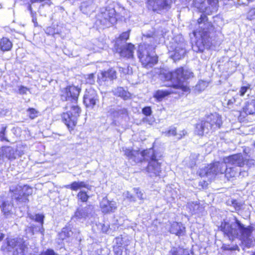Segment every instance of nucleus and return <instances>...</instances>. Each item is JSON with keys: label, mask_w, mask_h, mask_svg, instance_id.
Returning a JSON list of instances; mask_svg holds the SVG:
<instances>
[{"label": "nucleus", "mask_w": 255, "mask_h": 255, "mask_svg": "<svg viewBox=\"0 0 255 255\" xmlns=\"http://www.w3.org/2000/svg\"><path fill=\"white\" fill-rule=\"evenodd\" d=\"M3 156L12 160L16 159L17 155V150L10 146L4 147L2 150Z\"/></svg>", "instance_id": "393cba45"}, {"label": "nucleus", "mask_w": 255, "mask_h": 255, "mask_svg": "<svg viewBox=\"0 0 255 255\" xmlns=\"http://www.w3.org/2000/svg\"><path fill=\"white\" fill-rule=\"evenodd\" d=\"M174 52V54L171 56L174 60H177L184 56L186 51L184 47H183L182 46H179L176 47Z\"/></svg>", "instance_id": "473e14b6"}, {"label": "nucleus", "mask_w": 255, "mask_h": 255, "mask_svg": "<svg viewBox=\"0 0 255 255\" xmlns=\"http://www.w3.org/2000/svg\"><path fill=\"white\" fill-rule=\"evenodd\" d=\"M232 204L236 210L240 209L242 206V204L236 200L232 201Z\"/></svg>", "instance_id": "4d7b16f0"}, {"label": "nucleus", "mask_w": 255, "mask_h": 255, "mask_svg": "<svg viewBox=\"0 0 255 255\" xmlns=\"http://www.w3.org/2000/svg\"><path fill=\"white\" fill-rule=\"evenodd\" d=\"M207 127L205 121H203L196 124L195 132L199 135H202L204 133H207L210 131Z\"/></svg>", "instance_id": "7c9ffc66"}, {"label": "nucleus", "mask_w": 255, "mask_h": 255, "mask_svg": "<svg viewBox=\"0 0 255 255\" xmlns=\"http://www.w3.org/2000/svg\"><path fill=\"white\" fill-rule=\"evenodd\" d=\"M77 197L82 202H86L89 198L87 193L82 191L78 193Z\"/></svg>", "instance_id": "a18cd8bd"}, {"label": "nucleus", "mask_w": 255, "mask_h": 255, "mask_svg": "<svg viewBox=\"0 0 255 255\" xmlns=\"http://www.w3.org/2000/svg\"><path fill=\"white\" fill-rule=\"evenodd\" d=\"M187 207L191 214H194L199 213L200 206L197 203L191 202L188 203Z\"/></svg>", "instance_id": "f704fd0d"}, {"label": "nucleus", "mask_w": 255, "mask_h": 255, "mask_svg": "<svg viewBox=\"0 0 255 255\" xmlns=\"http://www.w3.org/2000/svg\"><path fill=\"white\" fill-rule=\"evenodd\" d=\"M185 228L181 223L173 222L170 229V232L177 236H180L184 235Z\"/></svg>", "instance_id": "4be33fe9"}, {"label": "nucleus", "mask_w": 255, "mask_h": 255, "mask_svg": "<svg viewBox=\"0 0 255 255\" xmlns=\"http://www.w3.org/2000/svg\"><path fill=\"white\" fill-rule=\"evenodd\" d=\"M6 128V127L2 126L0 128V140L1 141H8L7 138L5 136V132Z\"/></svg>", "instance_id": "49530a36"}, {"label": "nucleus", "mask_w": 255, "mask_h": 255, "mask_svg": "<svg viewBox=\"0 0 255 255\" xmlns=\"http://www.w3.org/2000/svg\"><path fill=\"white\" fill-rule=\"evenodd\" d=\"M219 0H195L194 5L203 13L197 22L199 27L194 32L196 41L192 44V49L196 52H203L216 44L213 37V27L208 21L206 14L211 15L217 11Z\"/></svg>", "instance_id": "f257e3e1"}, {"label": "nucleus", "mask_w": 255, "mask_h": 255, "mask_svg": "<svg viewBox=\"0 0 255 255\" xmlns=\"http://www.w3.org/2000/svg\"><path fill=\"white\" fill-rule=\"evenodd\" d=\"M45 33L49 35H52L55 37V35L59 34L58 29L52 26L47 27L45 30Z\"/></svg>", "instance_id": "58836bf2"}, {"label": "nucleus", "mask_w": 255, "mask_h": 255, "mask_svg": "<svg viewBox=\"0 0 255 255\" xmlns=\"http://www.w3.org/2000/svg\"><path fill=\"white\" fill-rule=\"evenodd\" d=\"M125 197L128 199L129 201H135V198L134 197L130 194L128 191L126 192L125 193Z\"/></svg>", "instance_id": "052dcab7"}, {"label": "nucleus", "mask_w": 255, "mask_h": 255, "mask_svg": "<svg viewBox=\"0 0 255 255\" xmlns=\"http://www.w3.org/2000/svg\"><path fill=\"white\" fill-rule=\"evenodd\" d=\"M25 247L23 239L16 238L8 239L6 245H2L1 250L8 253L11 252V255H17L19 253H23Z\"/></svg>", "instance_id": "0eeeda50"}, {"label": "nucleus", "mask_w": 255, "mask_h": 255, "mask_svg": "<svg viewBox=\"0 0 255 255\" xmlns=\"http://www.w3.org/2000/svg\"><path fill=\"white\" fill-rule=\"evenodd\" d=\"M137 55L141 64L146 68H151L158 61L157 57L152 50L148 49L146 46H139Z\"/></svg>", "instance_id": "39448f33"}, {"label": "nucleus", "mask_w": 255, "mask_h": 255, "mask_svg": "<svg viewBox=\"0 0 255 255\" xmlns=\"http://www.w3.org/2000/svg\"><path fill=\"white\" fill-rule=\"evenodd\" d=\"M41 255H57L53 250L48 249L42 253Z\"/></svg>", "instance_id": "bf43d9fd"}, {"label": "nucleus", "mask_w": 255, "mask_h": 255, "mask_svg": "<svg viewBox=\"0 0 255 255\" xmlns=\"http://www.w3.org/2000/svg\"><path fill=\"white\" fill-rule=\"evenodd\" d=\"M109 227V225L108 224H107V225L105 224H103L102 228V230L103 232L107 233Z\"/></svg>", "instance_id": "338daca9"}, {"label": "nucleus", "mask_w": 255, "mask_h": 255, "mask_svg": "<svg viewBox=\"0 0 255 255\" xmlns=\"http://www.w3.org/2000/svg\"><path fill=\"white\" fill-rule=\"evenodd\" d=\"M142 161H148L146 171L151 177L160 176L161 172L160 163L158 162L157 156L152 148L145 150L141 152Z\"/></svg>", "instance_id": "20e7f679"}, {"label": "nucleus", "mask_w": 255, "mask_h": 255, "mask_svg": "<svg viewBox=\"0 0 255 255\" xmlns=\"http://www.w3.org/2000/svg\"><path fill=\"white\" fill-rule=\"evenodd\" d=\"M32 21L34 23V25L35 27H36L38 26V23L37 21V18L33 17V18H32Z\"/></svg>", "instance_id": "774afa93"}, {"label": "nucleus", "mask_w": 255, "mask_h": 255, "mask_svg": "<svg viewBox=\"0 0 255 255\" xmlns=\"http://www.w3.org/2000/svg\"><path fill=\"white\" fill-rule=\"evenodd\" d=\"M193 74V73L189 70L180 67L172 72L161 73L159 76L162 80L170 82V83L166 85L168 87H172L175 89H181L184 92H188L189 89L187 86L186 80L192 77Z\"/></svg>", "instance_id": "f03ea898"}, {"label": "nucleus", "mask_w": 255, "mask_h": 255, "mask_svg": "<svg viewBox=\"0 0 255 255\" xmlns=\"http://www.w3.org/2000/svg\"><path fill=\"white\" fill-rule=\"evenodd\" d=\"M81 112L80 108L74 104L70 106V110L63 113L62 120L70 130H73L77 124Z\"/></svg>", "instance_id": "423d86ee"}, {"label": "nucleus", "mask_w": 255, "mask_h": 255, "mask_svg": "<svg viewBox=\"0 0 255 255\" xmlns=\"http://www.w3.org/2000/svg\"><path fill=\"white\" fill-rule=\"evenodd\" d=\"M236 102V99L234 97L228 100L227 105L228 106H232Z\"/></svg>", "instance_id": "0e129e2a"}, {"label": "nucleus", "mask_w": 255, "mask_h": 255, "mask_svg": "<svg viewBox=\"0 0 255 255\" xmlns=\"http://www.w3.org/2000/svg\"><path fill=\"white\" fill-rule=\"evenodd\" d=\"M65 188L67 189H70L72 190L76 191L79 188V182L74 181L70 184L66 185Z\"/></svg>", "instance_id": "c03bdc74"}, {"label": "nucleus", "mask_w": 255, "mask_h": 255, "mask_svg": "<svg viewBox=\"0 0 255 255\" xmlns=\"http://www.w3.org/2000/svg\"><path fill=\"white\" fill-rule=\"evenodd\" d=\"M119 72L121 73L128 75H130L132 73V68L129 66H128L126 67H119Z\"/></svg>", "instance_id": "ea45409f"}, {"label": "nucleus", "mask_w": 255, "mask_h": 255, "mask_svg": "<svg viewBox=\"0 0 255 255\" xmlns=\"http://www.w3.org/2000/svg\"><path fill=\"white\" fill-rule=\"evenodd\" d=\"M209 131L220 128L222 124L221 117L217 114H212L208 116L205 121Z\"/></svg>", "instance_id": "dca6fc26"}, {"label": "nucleus", "mask_w": 255, "mask_h": 255, "mask_svg": "<svg viewBox=\"0 0 255 255\" xmlns=\"http://www.w3.org/2000/svg\"><path fill=\"white\" fill-rule=\"evenodd\" d=\"M94 214L93 206L91 205L85 207L80 206L75 211L72 219L76 220H86L93 217Z\"/></svg>", "instance_id": "4468645a"}, {"label": "nucleus", "mask_w": 255, "mask_h": 255, "mask_svg": "<svg viewBox=\"0 0 255 255\" xmlns=\"http://www.w3.org/2000/svg\"><path fill=\"white\" fill-rule=\"evenodd\" d=\"M247 17L251 20L255 19V8H252L249 11Z\"/></svg>", "instance_id": "3c124183"}, {"label": "nucleus", "mask_w": 255, "mask_h": 255, "mask_svg": "<svg viewBox=\"0 0 255 255\" xmlns=\"http://www.w3.org/2000/svg\"><path fill=\"white\" fill-rule=\"evenodd\" d=\"M0 208L3 215L6 217H7V216L12 214L13 204L8 201H4L0 205Z\"/></svg>", "instance_id": "bb28decb"}, {"label": "nucleus", "mask_w": 255, "mask_h": 255, "mask_svg": "<svg viewBox=\"0 0 255 255\" xmlns=\"http://www.w3.org/2000/svg\"><path fill=\"white\" fill-rule=\"evenodd\" d=\"M87 76L88 77L87 78V82L90 84H93L95 82L94 74L92 73L88 75Z\"/></svg>", "instance_id": "603ef678"}, {"label": "nucleus", "mask_w": 255, "mask_h": 255, "mask_svg": "<svg viewBox=\"0 0 255 255\" xmlns=\"http://www.w3.org/2000/svg\"><path fill=\"white\" fill-rule=\"evenodd\" d=\"M99 102L97 92L93 89L86 90L84 96V103L87 107L93 108Z\"/></svg>", "instance_id": "2eb2a0df"}, {"label": "nucleus", "mask_w": 255, "mask_h": 255, "mask_svg": "<svg viewBox=\"0 0 255 255\" xmlns=\"http://www.w3.org/2000/svg\"><path fill=\"white\" fill-rule=\"evenodd\" d=\"M98 255H109L110 251L108 248L98 250Z\"/></svg>", "instance_id": "8fccbe9b"}, {"label": "nucleus", "mask_w": 255, "mask_h": 255, "mask_svg": "<svg viewBox=\"0 0 255 255\" xmlns=\"http://www.w3.org/2000/svg\"><path fill=\"white\" fill-rule=\"evenodd\" d=\"M97 6L93 0H87L81 3L80 10L84 14L90 15L95 11Z\"/></svg>", "instance_id": "6ab92c4d"}, {"label": "nucleus", "mask_w": 255, "mask_h": 255, "mask_svg": "<svg viewBox=\"0 0 255 255\" xmlns=\"http://www.w3.org/2000/svg\"><path fill=\"white\" fill-rule=\"evenodd\" d=\"M153 34L150 35L147 34L146 35H144L143 37V40H144L143 44L141 45L146 46L148 49L153 50L155 48L156 42L155 40L154 37L153 36Z\"/></svg>", "instance_id": "a878e982"}, {"label": "nucleus", "mask_w": 255, "mask_h": 255, "mask_svg": "<svg viewBox=\"0 0 255 255\" xmlns=\"http://www.w3.org/2000/svg\"><path fill=\"white\" fill-rule=\"evenodd\" d=\"M249 88H250V86L242 87L239 91V93H240V96H243L246 94L247 90Z\"/></svg>", "instance_id": "6e6d98bb"}, {"label": "nucleus", "mask_w": 255, "mask_h": 255, "mask_svg": "<svg viewBox=\"0 0 255 255\" xmlns=\"http://www.w3.org/2000/svg\"><path fill=\"white\" fill-rule=\"evenodd\" d=\"M182 252L181 249L173 247L171 248L168 255H182Z\"/></svg>", "instance_id": "79ce46f5"}, {"label": "nucleus", "mask_w": 255, "mask_h": 255, "mask_svg": "<svg viewBox=\"0 0 255 255\" xmlns=\"http://www.w3.org/2000/svg\"><path fill=\"white\" fill-rule=\"evenodd\" d=\"M81 91V89L75 86H69L60 90V96L63 101L76 102Z\"/></svg>", "instance_id": "9b49d317"}, {"label": "nucleus", "mask_w": 255, "mask_h": 255, "mask_svg": "<svg viewBox=\"0 0 255 255\" xmlns=\"http://www.w3.org/2000/svg\"><path fill=\"white\" fill-rule=\"evenodd\" d=\"M29 89L26 87L21 86L19 88V93L21 95L26 94Z\"/></svg>", "instance_id": "13d9d810"}, {"label": "nucleus", "mask_w": 255, "mask_h": 255, "mask_svg": "<svg viewBox=\"0 0 255 255\" xmlns=\"http://www.w3.org/2000/svg\"><path fill=\"white\" fill-rule=\"evenodd\" d=\"M100 207L104 213L114 212L117 209L116 203L114 201H110L107 198H103L101 202Z\"/></svg>", "instance_id": "412c9836"}, {"label": "nucleus", "mask_w": 255, "mask_h": 255, "mask_svg": "<svg viewBox=\"0 0 255 255\" xmlns=\"http://www.w3.org/2000/svg\"><path fill=\"white\" fill-rule=\"evenodd\" d=\"M111 113L114 117H118L119 116H128V110L125 108H122L118 110H111Z\"/></svg>", "instance_id": "72a5a7b5"}, {"label": "nucleus", "mask_w": 255, "mask_h": 255, "mask_svg": "<svg viewBox=\"0 0 255 255\" xmlns=\"http://www.w3.org/2000/svg\"><path fill=\"white\" fill-rule=\"evenodd\" d=\"M123 151L124 152V155L127 156L128 160H131L135 163L142 161V155L139 150L123 147Z\"/></svg>", "instance_id": "a211bd4d"}, {"label": "nucleus", "mask_w": 255, "mask_h": 255, "mask_svg": "<svg viewBox=\"0 0 255 255\" xmlns=\"http://www.w3.org/2000/svg\"><path fill=\"white\" fill-rule=\"evenodd\" d=\"M12 47L11 41L6 37H2L0 40V49L3 52L11 50Z\"/></svg>", "instance_id": "2f4dec72"}, {"label": "nucleus", "mask_w": 255, "mask_h": 255, "mask_svg": "<svg viewBox=\"0 0 255 255\" xmlns=\"http://www.w3.org/2000/svg\"><path fill=\"white\" fill-rule=\"evenodd\" d=\"M79 185L80 189L81 188H86L88 189L89 187L90 186L88 184L84 181L79 182Z\"/></svg>", "instance_id": "e2e57ef3"}, {"label": "nucleus", "mask_w": 255, "mask_h": 255, "mask_svg": "<svg viewBox=\"0 0 255 255\" xmlns=\"http://www.w3.org/2000/svg\"><path fill=\"white\" fill-rule=\"evenodd\" d=\"M10 191L13 193L12 199L19 203L27 202L28 196L32 194V189L28 186H24L23 187L18 186L15 188L11 187Z\"/></svg>", "instance_id": "1a4fd4ad"}, {"label": "nucleus", "mask_w": 255, "mask_h": 255, "mask_svg": "<svg viewBox=\"0 0 255 255\" xmlns=\"http://www.w3.org/2000/svg\"><path fill=\"white\" fill-rule=\"evenodd\" d=\"M226 169V165L224 161L221 163L216 162L201 169L199 174L201 177L207 176L211 178L219 173H224Z\"/></svg>", "instance_id": "9d476101"}, {"label": "nucleus", "mask_w": 255, "mask_h": 255, "mask_svg": "<svg viewBox=\"0 0 255 255\" xmlns=\"http://www.w3.org/2000/svg\"><path fill=\"white\" fill-rule=\"evenodd\" d=\"M134 192L136 194L137 198H138L140 200H144L145 199V195H144L143 193L138 189H134Z\"/></svg>", "instance_id": "09e8293b"}, {"label": "nucleus", "mask_w": 255, "mask_h": 255, "mask_svg": "<svg viewBox=\"0 0 255 255\" xmlns=\"http://www.w3.org/2000/svg\"><path fill=\"white\" fill-rule=\"evenodd\" d=\"M29 217L32 220H33L40 224V226L37 228H35L33 226L31 227L30 230L32 235L34 234V232H39L43 235L44 232L43 224L44 223V216L42 214H37L35 215H30Z\"/></svg>", "instance_id": "aec40b11"}, {"label": "nucleus", "mask_w": 255, "mask_h": 255, "mask_svg": "<svg viewBox=\"0 0 255 255\" xmlns=\"http://www.w3.org/2000/svg\"><path fill=\"white\" fill-rule=\"evenodd\" d=\"M73 234V232L67 228L62 229L61 232L59 234L60 237L62 240H64L66 238L71 237Z\"/></svg>", "instance_id": "e433bc0d"}, {"label": "nucleus", "mask_w": 255, "mask_h": 255, "mask_svg": "<svg viewBox=\"0 0 255 255\" xmlns=\"http://www.w3.org/2000/svg\"><path fill=\"white\" fill-rule=\"evenodd\" d=\"M187 132L185 130H182L179 133H177V138L178 139H181L183 137H184L185 135L187 134Z\"/></svg>", "instance_id": "680f3d73"}, {"label": "nucleus", "mask_w": 255, "mask_h": 255, "mask_svg": "<svg viewBox=\"0 0 255 255\" xmlns=\"http://www.w3.org/2000/svg\"><path fill=\"white\" fill-rule=\"evenodd\" d=\"M165 134L166 136H175L177 135V130L176 128L174 127H170L168 128V130L165 132Z\"/></svg>", "instance_id": "37998d69"}, {"label": "nucleus", "mask_w": 255, "mask_h": 255, "mask_svg": "<svg viewBox=\"0 0 255 255\" xmlns=\"http://www.w3.org/2000/svg\"><path fill=\"white\" fill-rule=\"evenodd\" d=\"M27 113L31 119H34L37 117L38 111L34 108H28L27 110Z\"/></svg>", "instance_id": "a19ab883"}, {"label": "nucleus", "mask_w": 255, "mask_h": 255, "mask_svg": "<svg viewBox=\"0 0 255 255\" xmlns=\"http://www.w3.org/2000/svg\"><path fill=\"white\" fill-rule=\"evenodd\" d=\"M247 156L244 157L241 153L233 154L225 157L223 161L228 165H234V167H243L246 165L248 167H251L255 164V161L252 159H248Z\"/></svg>", "instance_id": "6e6552de"}, {"label": "nucleus", "mask_w": 255, "mask_h": 255, "mask_svg": "<svg viewBox=\"0 0 255 255\" xmlns=\"http://www.w3.org/2000/svg\"><path fill=\"white\" fill-rule=\"evenodd\" d=\"M124 248L114 246L113 251L115 255H122Z\"/></svg>", "instance_id": "de8ad7c7"}, {"label": "nucleus", "mask_w": 255, "mask_h": 255, "mask_svg": "<svg viewBox=\"0 0 255 255\" xmlns=\"http://www.w3.org/2000/svg\"><path fill=\"white\" fill-rule=\"evenodd\" d=\"M118 49L121 56L130 58L133 56L134 46L130 43H126L121 46H118Z\"/></svg>", "instance_id": "f3484780"}, {"label": "nucleus", "mask_w": 255, "mask_h": 255, "mask_svg": "<svg viewBox=\"0 0 255 255\" xmlns=\"http://www.w3.org/2000/svg\"><path fill=\"white\" fill-rule=\"evenodd\" d=\"M151 112V109L149 107H146L142 109V113L146 116H150Z\"/></svg>", "instance_id": "5fc2aeb1"}, {"label": "nucleus", "mask_w": 255, "mask_h": 255, "mask_svg": "<svg viewBox=\"0 0 255 255\" xmlns=\"http://www.w3.org/2000/svg\"><path fill=\"white\" fill-rule=\"evenodd\" d=\"M238 168L236 167H230L226 164V169L224 170L225 176L228 180L235 177L238 174Z\"/></svg>", "instance_id": "c756f323"}, {"label": "nucleus", "mask_w": 255, "mask_h": 255, "mask_svg": "<svg viewBox=\"0 0 255 255\" xmlns=\"http://www.w3.org/2000/svg\"><path fill=\"white\" fill-rule=\"evenodd\" d=\"M219 229L230 239L236 238L245 240L250 237L254 228L250 226L245 227L240 221L235 218V222L231 223L225 221L222 222Z\"/></svg>", "instance_id": "7ed1b4c3"}, {"label": "nucleus", "mask_w": 255, "mask_h": 255, "mask_svg": "<svg viewBox=\"0 0 255 255\" xmlns=\"http://www.w3.org/2000/svg\"><path fill=\"white\" fill-rule=\"evenodd\" d=\"M126 241L122 237H118L116 238L114 241V246L124 248L127 246L126 244Z\"/></svg>", "instance_id": "c9c22d12"}, {"label": "nucleus", "mask_w": 255, "mask_h": 255, "mask_svg": "<svg viewBox=\"0 0 255 255\" xmlns=\"http://www.w3.org/2000/svg\"><path fill=\"white\" fill-rule=\"evenodd\" d=\"M172 93H173V92L171 89L158 90L154 92L153 97L156 99L157 101H160L164 98Z\"/></svg>", "instance_id": "c85d7f7f"}, {"label": "nucleus", "mask_w": 255, "mask_h": 255, "mask_svg": "<svg viewBox=\"0 0 255 255\" xmlns=\"http://www.w3.org/2000/svg\"><path fill=\"white\" fill-rule=\"evenodd\" d=\"M112 92L114 95L120 97L124 100L129 99L131 97L130 93L121 87H118L113 89Z\"/></svg>", "instance_id": "b1692460"}, {"label": "nucleus", "mask_w": 255, "mask_h": 255, "mask_svg": "<svg viewBox=\"0 0 255 255\" xmlns=\"http://www.w3.org/2000/svg\"><path fill=\"white\" fill-rule=\"evenodd\" d=\"M243 111L246 115L255 114V100L247 102L243 108Z\"/></svg>", "instance_id": "cd10ccee"}, {"label": "nucleus", "mask_w": 255, "mask_h": 255, "mask_svg": "<svg viewBox=\"0 0 255 255\" xmlns=\"http://www.w3.org/2000/svg\"><path fill=\"white\" fill-rule=\"evenodd\" d=\"M116 11L114 8L105 9L101 11L98 16V21L107 27L110 26L116 22Z\"/></svg>", "instance_id": "ddd939ff"}, {"label": "nucleus", "mask_w": 255, "mask_h": 255, "mask_svg": "<svg viewBox=\"0 0 255 255\" xmlns=\"http://www.w3.org/2000/svg\"><path fill=\"white\" fill-rule=\"evenodd\" d=\"M129 36V31L124 32L122 34L120 35L119 38L118 39L116 44L119 46V45L122 43V41H125L127 40Z\"/></svg>", "instance_id": "4c0bfd02"}, {"label": "nucleus", "mask_w": 255, "mask_h": 255, "mask_svg": "<svg viewBox=\"0 0 255 255\" xmlns=\"http://www.w3.org/2000/svg\"><path fill=\"white\" fill-rule=\"evenodd\" d=\"M224 250L226 251H235L238 249L237 246L231 247L230 245H224L222 247Z\"/></svg>", "instance_id": "864d4df0"}, {"label": "nucleus", "mask_w": 255, "mask_h": 255, "mask_svg": "<svg viewBox=\"0 0 255 255\" xmlns=\"http://www.w3.org/2000/svg\"><path fill=\"white\" fill-rule=\"evenodd\" d=\"M250 1L247 0H238L237 3L239 5L247 4Z\"/></svg>", "instance_id": "69168bd1"}, {"label": "nucleus", "mask_w": 255, "mask_h": 255, "mask_svg": "<svg viewBox=\"0 0 255 255\" xmlns=\"http://www.w3.org/2000/svg\"><path fill=\"white\" fill-rule=\"evenodd\" d=\"M175 0H148L147 7L157 13L168 11Z\"/></svg>", "instance_id": "f8f14e48"}, {"label": "nucleus", "mask_w": 255, "mask_h": 255, "mask_svg": "<svg viewBox=\"0 0 255 255\" xmlns=\"http://www.w3.org/2000/svg\"><path fill=\"white\" fill-rule=\"evenodd\" d=\"M117 78L116 72L113 69H110L107 71L103 72L101 74L100 80L102 82H110V84L112 83L114 79Z\"/></svg>", "instance_id": "5701e85b"}]
</instances>
